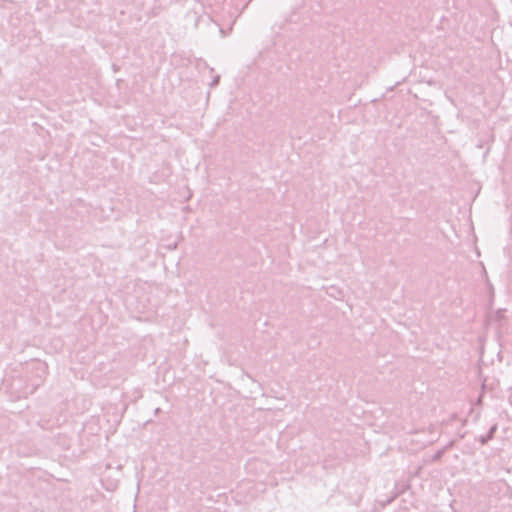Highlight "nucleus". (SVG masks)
I'll return each instance as SVG.
<instances>
[{
	"instance_id": "obj_1",
	"label": "nucleus",
	"mask_w": 512,
	"mask_h": 512,
	"mask_svg": "<svg viewBox=\"0 0 512 512\" xmlns=\"http://www.w3.org/2000/svg\"><path fill=\"white\" fill-rule=\"evenodd\" d=\"M218 81H219V77H216L213 81V86L217 85L218 84Z\"/></svg>"
}]
</instances>
